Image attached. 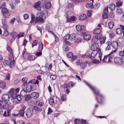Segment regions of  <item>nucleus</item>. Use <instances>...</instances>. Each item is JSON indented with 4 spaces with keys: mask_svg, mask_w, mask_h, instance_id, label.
<instances>
[{
    "mask_svg": "<svg viewBox=\"0 0 124 124\" xmlns=\"http://www.w3.org/2000/svg\"><path fill=\"white\" fill-rule=\"evenodd\" d=\"M45 17L46 14H44L43 13H40L39 12L37 14V16L36 19L34 15L33 14H31V23H32L35 21L36 23H37L39 22L40 23H43L44 22L43 18H45Z\"/></svg>",
    "mask_w": 124,
    "mask_h": 124,
    "instance_id": "1",
    "label": "nucleus"
},
{
    "mask_svg": "<svg viewBox=\"0 0 124 124\" xmlns=\"http://www.w3.org/2000/svg\"><path fill=\"white\" fill-rule=\"evenodd\" d=\"M91 49L92 50H96L97 51H98V54L99 55V57L100 60V62L101 61L102 55V53L100 50V48H99L98 44L97 43H93L91 46Z\"/></svg>",
    "mask_w": 124,
    "mask_h": 124,
    "instance_id": "2",
    "label": "nucleus"
},
{
    "mask_svg": "<svg viewBox=\"0 0 124 124\" xmlns=\"http://www.w3.org/2000/svg\"><path fill=\"white\" fill-rule=\"evenodd\" d=\"M86 84L90 87V88L94 92L95 94L96 95H98L100 97L102 98L103 97V96L101 94L99 93V92L98 90H96L95 87L89 84L84 81Z\"/></svg>",
    "mask_w": 124,
    "mask_h": 124,
    "instance_id": "3",
    "label": "nucleus"
},
{
    "mask_svg": "<svg viewBox=\"0 0 124 124\" xmlns=\"http://www.w3.org/2000/svg\"><path fill=\"white\" fill-rule=\"evenodd\" d=\"M93 33L96 34L92 40V42L94 43L97 41L98 38L101 36V31H93Z\"/></svg>",
    "mask_w": 124,
    "mask_h": 124,
    "instance_id": "4",
    "label": "nucleus"
},
{
    "mask_svg": "<svg viewBox=\"0 0 124 124\" xmlns=\"http://www.w3.org/2000/svg\"><path fill=\"white\" fill-rule=\"evenodd\" d=\"M33 113V109L31 108H28L26 111L25 113L26 116L28 117H31Z\"/></svg>",
    "mask_w": 124,
    "mask_h": 124,
    "instance_id": "5",
    "label": "nucleus"
},
{
    "mask_svg": "<svg viewBox=\"0 0 124 124\" xmlns=\"http://www.w3.org/2000/svg\"><path fill=\"white\" fill-rule=\"evenodd\" d=\"M81 35L83 36V39L86 40H89L91 38V36L90 34L87 33L85 32H82Z\"/></svg>",
    "mask_w": 124,
    "mask_h": 124,
    "instance_id": "6",
    "label": "nucleus"
},
{
    "mask_svg": "<svg viewBox=\"0 0 124 124\" xmlns=\"http://www.w3.org/2000/svg\"><path fill=\"white\" fill-rule=\"evenodd\" d=\"M9 60L10 62V67H12L15 64V60H14L13 53H10L9 55Z\"/></svg>",
    "mask_w": 124,
    "mask_h": 124,
    "instance_id": "7",
    "label": "nucleus"
},
{
    "mask_svg": "<svg viewBox=\"0 0 124 124\" xmlns=\"http://www.w3.org/2000/svg\"><path fill=\"white\" fill-rule=\"evenodd\" d=\"M2 12L5 18H7L10 16V14L8 12V10L6 8H4L2 9Z\"/></svg>",
    "mask_w": 124,
    "mask_h": 124,
    "instance_id": "8",
    "label": "nucleus"
},
{
    "mask_svg": "<svg viewBox=\"0 0 124 124\" xmlns=\"http://www.w3.org/2000/svg\"><path fill=\"white\" fill-rule=\"evenodd\" d=\"M117 42L119 46H122L124 45V39L122 37L119 38L117 40Z\"/></svg>",
    "mask_w": 124,
    "mask_h": 124,
    "instance_id": "9",
    "label": "nucleus"
},
{
    "mask_svg": "<svg viewBox=\"0 0 124 124\" xmlns=\"http://www.w3.org/2000/svg\"><path fill=\"white\" fill-rule=\"evenodd\" d=\"M8 93L10 94H11L12 97L14 99H16L17 96L16 93L15 92V89L14 88L11 89L9 91Z\"/></svg>",
    "mask_w": 124,
    "mask_h": 124,
    "instance_id": "10",
    "label": "nucleus"
},
{
    "mask_svg": "<svg viewBox=\"0 0 124 124\" xmlns=\"http://www.w3.org/2000/svg\"><path fill=\"white\" fill-rule=\"evenodd\" d=\"M14 101V100L12 99L8 100L7 101V103L8 108L12 109L13 108L14 105L13 103Z\"/></svg>",
    "mask_w": 124,
    "mask_h": 124,
    "instance_id": "11",
    "label": "nucleus"
},
{
    "mask_svg": "<svg viewBox=\"0 0 124 124\" xmlns=\"http://www.w3.org/2000/svg\"><path fill=\"white\" fill-rule=\"evenodd\" d=\"M1 98L2 99L7 101L10 99V96L8 94L5 93L2 95Z\"/></svg>",
    "mask_w": 124,
    "mask_h": 124,
    "instance_id": "12",
    "label": "nucleus"
},
{
    "mask_svg": "<svg viewBox=\"0 0 124 124\" xmlns=\"http://www.w3.org/2000/svg\"><path fill=\"white\" fill-rule=\"evenodd\" d=\"M75 27L77 31H85L86 30L85 27L83 25L81 26L78 25L76 26Z\"/></svg>",
    "mask_w": 124,
    "mask_h": 124,
    "instance_id": "13",
    "label": "nucleus"
},
{
    "mask_svg": "<svg viewBox=\"0 0 124 124\" xmlns=\"http://www.w3.org/2000/svg\"><path fill=\"white\" fill-rule=\"evenodd\" d=\"M41 4V2L40 1H38L34 4V8L37 10H40L41 9L40 5Z\"/></svg>",
    "mask_w": 124,
    "mask_h": 124,
    "instance_id": "14",
    "label": "nucleus"
},
{
    "mask_svg": "<svg viewBox=\"0 0 124 124\" xmlns=\"http://www.w3.org/2000/svg\"><path fill=\"white\" fill-rule=\"evenodd\" d=\"M31 97L34 99H36L38 98L39 97V94L37 92H35L32 93L31 94Z\"/></svg>",
    "mask_w": 124,
    "mask_h": 124,
    "instance_id": "15",
    "label": "nucleus"
},
{
    "mask_svg": "<svg viewBox=\"0 0 124 124\" xmlns=\"http://www.w3.org/2000/svg\"><path fill=\"white\" fill-rule=\"evenodd\" d=\"M0 87L6 90L7 89L6 85L5 83L2 81H0Z\"/></svg>",
    "mask_w": 124,
    "mask_h": 124,
    "instance_id": "16",
    "label": "nucleus"
},
{
    "mask_svg": "<svg viewBox=\"0 0 124 124\" xmlns=\"http://www.w3.org/2000/svg\"><path fill=\"white\" fill-rule=\"evenodd\" d=\"M114 61L117 64H121V58L118 57H116L114 58Z\"/></svg>",
    "mask_w": 124,
    "mask_h": 124,
    "instance_id": "17",
    "label": "nucleus"
},
{
    "mask_svg": "<svg viewBox=\"0 0 124 124\" xmlns=\"http://www.w3.org/2000/svg\"><path fill=\"white\" fill-rule=\"evenodd\" d=\"M7 105V102L2 99L0 100V105L3 108L6 107Z\"/></svg>",
    "mask_w": 124,
    "mask_h": 124,
    "instance_id": "18",
    "label": "nucleus"
},
{
    "mask_svg": "<svg viewBox=\"0 0 124 124\" xmlns=\"http://www.w3.org/2000/svg\"><path fill=\"white\" fill-rule=\"evenodd\" d=\"M98 51L96 50L93 51V50L92 52L91 55H90L89 56V57L91 59L92 58L94 57L97 54Z\"/></svg>",
    "mask_w": 124,
    "mask_h": 124,
    "instance_id": "19",
    "label": "nucleus"
},
{
    "mask_svg": "<svg viewBox=\"0 0 124 124\" xmlns=\"http://www.w3.org/2000/svg\"><path fill=\"white\" fill-rule=\"evenodd\" d=\"M67 18L68 22H71V21H74L76 20V17L74 16H71L69 18L68 16H67Z\"/></svg>",
    "mask_w": 124,
    "mask_h": 124,
    "instance_id": "20",
    "label": "nucleus"
},
{
    "mask_svg": "<svg viewBox=\"0 0 124 124\" xmlns=\"http://www.w3.org/2000/svg\"><path fill=\"white\" fill-rule=\"evenodd\" d=\"M51 34H52L55 38V40L56 42H58L59 41V39L58 38L57 36V33H54L53 31H49Z\"/></svg>",
    "mask_w": 124,
    "mask_h": 124,
    "instance_id": "21",
    "label": "nucleus"
},
{
    "mask_svg": "<svg viewBox=\"0 0 124 124\" xmlns=\"http://www.w3.org/2000/svg\"><path fill=\"white\" fill-rule=\"evenodd\" d=\"M112 46L115 49H116L117 51V48L118 44L117 42L116 41H113L111 43Z\"/></svg>",
    "mask_w": 124,
    "mask_h": 124,
    "instance_id": "22",
    "label": "nucleus"
},
{
    "mask_svg": "<svg viewBox=\"0 0 124 124\" xmlns=\"http://www.w3.org/2000/svg\"><path fill=\"white\" fill-rule=\"evenodd\" d=\"M51 6V4L50 2H47L45 5V8L46 9L50 8Z\"/></svg>",
    "mask_w": 124,
    "mask_h": 124,
    "instance_id": "23",
    "label": "nucleus"
},
{
    "mask_svg": "<svg viewBox=\"0 0 124 124\" xmlns=\"http://www.w3.org/2000/svg\"><path fill=\"white\" fill-rule=\"evenodd\" d=\"M38 50L39 52L41 51L43 48V45L41 42H39L38 43Z\"/></svg>",
    "mask_w": 124,
    "mask_h": 124,
    "instance_id": "24",
    "label": "nucleus"
},
{
    "mask_svg": "<svg viewBox=\"0 0 124 124\" xmlns=\"http://www.w3.org/2000/svg\"><path fill=\"white\" fill-rule=\"evenodd\" d=\"M35 104L39 106H42L44 105V103L42 102H41L39 100H37L36 101Z\"/></svg>",
    "mask_w": 124,
    "mask_h": 124,
    "instance_id": "25",
    "label": "nucleus"
},
{
    "mask_svg": "<svg viewBox=\"0 0 124 124\" xmlns=\"http://www.w3.org/2000/svg\"><path fill=\"white\" fill-rule=\"evenodd\" d=\"M26 92L25 89H23L20 92V95L22 97H24L27 94Z\"/></svg>",
    "mask_w": 124,
    "mask_h": 124,
    "instance_id": "26",
    "label": "nucleus"
},
{
    "mask_svg": "<svg viewBox=\"0 0 124 124\" xmlns=\"http://www.w3.org/2000/svg\"><path fill=\"white\" fill-rule=\"evenodd\" d=\"M86 15L85 14H81L80 16H79L78 19L79 20H83L86 19Z\"/></svg>",
    "mask_w": 124,
    "mask_h": 124,
    "instance_id": "27",
    "label": "nucleus"
},
{
    "mask_svg": "<svg viewBox=\"0 0 124 124\" xmlns=\"http://www.w3.org/2000/svg\"><path fill=\"white\" fill-rule=\"evenodd\" d=\"M86 7L88 8L92 9L93 7V4L92 2L90 3H87L85 4Z\"/></svg>",
    "mask_w": 124,
    "mask_h": 124,
    "instance_id": "28",
    "label": "nucleus"
},
{
    "mask_svg": "<svg viewBox=\"0 0 124 124\" xmlns=\"http://www.w3.org/2000/svg\"><path fill=\"white\" fill-rule=\"evenodd\" d=\"M106 44L107 45V46L106 48V51L109 50L111 49V43L109 41L108 42H107Z\"/></svg>",
    "mask_w": 124,
    "mask_h": 124,
    "instance_id": "29",
    "label": "nucleus"
},
{
    "mask_svg": "<svg viewBox=\"0 0 124 124\" xmlns=\"http://www.w3.org/2000/svg\"><path fill=\"white\" fill-rule=\"evenodd\" d=\"M32 88L31 85H27L26 87V91L27 92H30Z\"/></svg>",
    "mask_w": 124,
    "mask_h": 124,
    "instance_id": "30",
    "label": "nucleus"
},
{
    "mask_svg": "<svg viewBox=\"0 0 124 124\" xmlns=\"http://www.w3.org/2000/svg\"><path fill=\"white\" fill-rule=\"evenodd\" d=\"M102 61L104 62H110L108 60V56L107 55L106 56H104V57L102 60Z\"/></svg>",
    "mask_w": 124,
    "mask_h": 124,
    "instance_id": "31",
    "label": "nucleus"
},
{
    "mask_svg": "<svg viewBox=\"0 0 124 124\" xmlns=\"http://www.w3.org/2000/svg\"><path fill=\"white\" fill-rule=\"evenodd\" d=\"M115 6L113 3H111L109 5V8L111 10H114L115 8Z\"/></svg>",
    "mask_w": 124,
    "mask_h": 124,
    "instance_id": "32",
    "label": "nucleus"
},
{
    "mask_svg": "<svg viewBox=\"0 0 124 124\" xmlns=\"http://www.w3.org/2000/svg\"><path fill=\"white\" fill-rule=\"evenodd\" d=\"M24 58L25 59H28L29 54L27 52H24L23 53Z\"/></svg>",
    "mask_w": 124,
    "mask_h": 124,
    "instance_id": "33",
    "label": "nucleus"
},
{
    "mask_svg": "<svg viewBox=\"0 0 124 124\" xmlns=\"http://www.w3.org/2000/svg\"><path fill=\"white\" fill-rule=\"evenodd\" d=\"M28 57V60L31 61L34 60L37 58V57H35L34 55H31L30 54Z\"/></svg>",
    "mask_w": 124,
    "mask_h": 124,
    "instance_id": "34",
    "label": "nucleus"
},
{
    "mask_svg": "<svg viewBox=\"0 0 124 124\" xmlns=\"http://www.w3.org/2000/svg\"><path fill=\"white\" fill-rule=\"evenodd\" d=\"M106 38L105 37H103L101 38L100 39V41L101 44H103L105 43Z\"/></svg>",
    "mask_w": 124,
    "mask_h": 124,
    "instance_id": "35",
    "label": "nucleus"
},
{
    "mask_svg": "<svg viewBox=\"0 0 124 124\" xmlns=\"http://www.w3.org/2000/svg\"><path fill=\"white\" fill-rule=\"evenodd\" d=\"M70 39L71 40H75L76 38V35L74 33L71 34L70 35Z\"/></svg>",
    "mask_w": 124,
    "mask_h": 124,
    "instance_id": "36",
    "label": "nucleus"
},
{
    "mask_svg": "<svg viewBox=\"0 0 124 124\" xmlns=\"http://www.w3.org/2000/svg\"><path fill=\"white\" fill-rule=\"evenodd\" d=\"M2 35L5 36H7L9 35L8 31H0V34H2Z\"/></svg>",
    "mask_w": 124,
    "mask_h": 124,
    "instance_id": "37",
    "label": "nucleus"
},
{
    "mask_svg": "<svg viewBox=\"0 0 124 124\" xmlns=\"http://www.w3.org/2000/svg\"><path fill=\"white\" fill-rule=\"evenodd\" d=\"M122 4V2L120 1H118L116 2V5L118 7L121 6Z\"/></svg>",
    "mask_w": 124,
    "mask_h": 124,
    "instance_id": "38",
    "label": "nucleus"
},
{
    "mask_svg": "<svg viewBox=\"0 0 124 124\" xmlns=\"http://www.w3.org/2000/svg\"><path fill=\"white\" fill-rule=\"evenodd\" d=\"M11 36L14 38H16L17 37V32L15 31H12L10 34Z\"/></svg>",
    "mask_w": 124,
    "mask_h": 124,
    "instance_id": "39",
    "label": "nucleus"
},
{
    "mask_svg": "<svg viewBox=\"0 0 124 124\" xmlns=\"http://www.w3.org/2000/svg\"><path fill=\"white\" fill-rule=\"evenodd\" d=\"M121 28H118L116 29V31H122V30H124V26L123 25H120Z\"/></svg>",
    "mask_w": 124,
    "mask_h": 124,
    "instance_id": "40",
    "label": "nucleus"
},
{
    "mask_svg": "<svg viewBox=\"0 0 124 124\" xmlns=\"http://www.w3.org/2000/svg\"><path fill=\"white\" fill-rule=\"evenodd\" d=\"M109 28L111 29L114 26V23L113 21H111L108 23V24Z\"/></svg>",
    "mask_w": 124,
    "mask_h": 124,
    "instance_id": "41",
    "label": "nucleus"
},
{
    "mask_svg": "<svg viewBox=\"0 0 124 124\" xmlns=\"http://www.w3.org/2000/svg\"><path fill=\"white\" fill-rule=\"evenodd\" d=\"M123 11L119 7H118L117 8L116 12L118 14L120 15L122 14Z\"/></svg>",
    "mask_w": 124,
    "mask_h": 124,
    "instance_id": "42",
    "label": "nucleus"
},
{
    "mask_svg": "<svg viewBox=\"0 0 124 124\" xmlns=\"http://www.w3.org/2000/svg\"><path fill=\"white\" fill-rule=\"evenodd\" d=\"M101 24H99L98 25V26L100 28H96L93 31H101Z\"/></svg>",
    "mask_w": 124,
    "mask_h": 124,
    "instance_id": "43",
    "label": "nucleus"
},
{
    "mask_svg": "<svg viewBox=\"0 0 124 124\" xmlns=\"http://www.w3.org/2000/svg\"><path fill=\"white\" fill-rule=\"evenodd\" d=\"M86 63L85 62H82V63L81 64V65L80 66V68L81 69H84L86 67Z\"/></svg>",
    "mask_w": 124,
    "mask_h": 124,
    "instance_id": "44",
    "label": "nucleus"
},
{
    "mask_svg": "<svg viewBox=\"0 0 124 124\" xmlns=\"http://www.w3.org/2000/svg\"><path fill=\"white\" fill-rule=\"evenodd\" d=\"M14 124H25L23 120H20L17 121L16 124L15 120L14 121Z\"/></svg>",
    "mask_w": 124,
    "mask_h": 124,
    "instance_id": "45",
    "label": "nucleus"
},
{
    "mask_svg": "<svg viewBox=\"0 0 124 124\" xmlns=\"http://www.w3.org/2000/svg\"><path fill=\"white\" fill-rule=\"evenodd\" d=\"M70 36L69 34H68L66 35L65 36L63 37L64 41H66L69 39H70Z\"/></svg>",
    "mask_w": 124,
    "mask_h": 124,
    "instance_id": "46",
    "label": "nucleus"
},
{
    "mask_svg": "<svg viewBox=\"0 0 124 124\" xmlns=\"http://www.w3.org/2000/svg\"><path fill=\"white\" fill-rule=\"evenodd\" d=\"M66 100V95L65 94H63L61 97V100L62 101H65Z\"/></svg>",
    "mask_w": 124,
    "mask_h": 124,
    "instance_id": "47",
    "label": "nucleus"
},
{
    "mask_svg": "<svg viewBox=\"0 0 124 124\" xmlns=\"http://www.w3.org/2000/svg\"><path fill=\"white\" fill-rule=\"evenodd\" d=\"M54 103H56L59 100V99L56 96H54L52 98Z\"/></svg>",
    "mask_w": 124,
    "mask_h": 124,
    "instance_id": "48",
    "label": "nucleus"
},
{
    "mask_svg": "<svg viewBox=\"0 0 124 124\" xmlns=\"http://www.w3.org/2000/svg\"><path fill=\"white\" fill-rule=\"evenodd\" d=\"M100 4L99 3H96L93 6V7L95 9H97L99 7Z\"/></svg>",
    "mask_w": 124,
    "mask_h": 124,
    "instance_id": "49",
    "label": "nucleus"
},
{
    "mask_svg": "<svg viewBox=\"0 0 124 124\" xmlns=\"http://www.w3.org/2000/svg\"><path fill=\"white\" fill-rule=\"evenodd\" d=\"M24 33L23 32H21L19 33L17 35L18 38H19L21 37H23L24 36Z\"/></svg>",
    "mask_w": 124,
    "mask_h": 124,
    "instance_id": "50",
    "label": "nucleus"
},
{
    "mask_svg": "<svg viewBox=\"0 0 124 124\" xmlns=\"http://www.w3.org/2000/svg\"><path fill=\"white\" fill-rule=\"evenodd\" d=\"M72 13V12L70 11V10H69L67 11L66 13L67 14V16H68L69 17L70 16H71V14Z\"/></svg>",
    "mask_w": 124,
    "mask_h": 124,
    "instance_id": "51",
    "label": "nucleus"
},
{
    "mask_svg": "<svg viewBox=\"0 0 124 124\" xmlns=\"http://www.w3.org/2000/svg\"><path fill=\"white\" fill-rule=\"evenodd\" d=\"M24 111L22 110H21L19 112V114L20 115L23 117L24 116Z\"/></svg>",
    "mask_w": 124,
    "mask_h": 124,
    "instance_id": "52",
    "label": "nucleus"
},
{
    "mask_svg": "<svg viewBox=\"0 0 124 124\" xmlns=\"http://www.w3.org/2000/svg\"><path fill=\"white\" fill-rule=\"evenodd\" d=\"M2 27L5 30V31H7L8 27V25L6 24L3 25L2 26Z\"/></svg>",
    "mask_w": 124,
    "mask_h": 124,
    "instance_id": "53",
    "label": "nucleus"
},
{
    "mask_svg": "<svg viewBox=\"0 0 124 124\" xmlns=\"http://www.w3.org/2000/svg\"><path fill=\"white\" fill-rule=\"evenodd\" d=\"M67 55L68 57L70 58L73 57V54L72 52H69L67 54Z\"/></svg>",
    "mask_w": 124,
    "mask_h": 124,
    "instance_id": "54",
    "label": "nucleus"
},
{
    "mask_svg": "<svg viewBox=\"0 0 124 124\" xmlns=\"http://www.w3.org/2000/svg\"><path fill=\"white\" fill-rule=\"evenodd\" d=\"M49 104L51 105H53L54 103L52 98L49 99Z\"/></svg>",
    "mask_w": 124,
    "mask_h": 124,
    "instance_id": "55",
    "label": "nucleus"
},
{
    "mask_svg": "<svg viewBox=\"0 0 124 124\" xmlns=\"http://www.w3.org/2000/svg\"><path fill=\"white\" fill-rule=\"evenodd\" d=\"M82 62L81 60L78 59L76 61V64L78 65H80L82 63Z\"/></svg>",
    "mask_w": 124,
    "mask_h": 124,
    "instance_id": "56",
    "label": "nucleus"
},
{
    "mask_svg": "<svg viewBox=\"0 0 124 124\" xmlns=\"http://www.w3.org/2000/svg\"><path fill=\"white\" fill-rule=\"evenodd\" d=\"M38 42L37 40H35L33 41L32 44V47H33L34 46L37 45Z\"/></svg>",
    "mask_w": 124,
    "mask_h": 124,
    "instance_id": "57",
    "label": "nucleus"
},
{
    "mask_svg": "<svg viewBox=\"0 0 124 124\" xmlns=\"http://www.w3.org/2000/svg\"><path fill=\"white\" fill-rule=\"evenodd\" d=\"M31 98V97L30 95L29 94H28L25 97V101H27L30 100Z\"/></svg>",
    "mask_w": 124,
    "mask_h": 124,
    "instance_id": "58",
    "label": "nucleus"
},
{
    "mask_svg": "<svg viewBox=\"0 0 124 124\" xmlns=\"http://www.w3.org/2000/svg\"><path fill=\"white\" fill-rule=\"evenodd\" d=\"M33 108L35 111L36 112L37 111H40L41 110V109L39 108V107L38 108L36 106H34Z\"/></svg>",
    "mask_w": 124,
    "mask_h": 124,
    "instance_id": "59",
    "label": "nucleus"
},
{
    "mask_svg": "<svg viewBox=\"0 0 124 124\" xmlns=\"http://www.w3.org/2000/svg\"><path fill=\"white\" fill-rule=\"evenodd\" d=\"M114 57V56L113 55H111L108 56V60H109L110 62L111 61V60Z\"/></svg>",
    "mask_w": 124,
    "mask_h": 124,
    "instance_id": "60",
    "label": "nucleus"
},
{
    "mask_svg": "<svg viewBox=\"0 0 124 124\" xmlns=\"http://www.w3.org/2000/svg\"><path fill=\"white\" fill-rule=\"evenodd\" d=\"M87 15L88 16L90 17L92 15V11L91 10H89L87 12Z\"/></svg>",
    "mask_w": 124,
    "mask_h": 124,
    "instance_id": "61",
    "label": "nucleus"
},
{
    "mask_svg": "<svg viewBox=\"0 0 124 124\" xmlns=\"http://www.w3.org/2000/svg\"><path fill=\"white\" fill-rule=\"evenodd\" d=\"M3 64L4 66H6L9 65V62L8 61L5 60Z\"/></svg>",
    "mask_w": 124,
    "mask_h": 124,
    "instance_id": "62",
    "label": "nucleus"
},
{
    "mask_svg": "<svg viewBox=\"0 0 124 124\" xmlns=\"http://www.w3.org/2000/svg\"><path fill=\"white\" fill-rule=\"evenodd\" d=\"M81 39L80 38H78L75 39V41L76 43H78L81 41Z\"/></svg>",
    "mask_w": 124,
    "mask_h": 124,
    "instance_id": "63",
    "label": "nucleus"
},
{
    "mask_svg": "<svg viewBox=\"0 0 124 124\" xmlns=\"http://www.w3.org/2000/svg\"><path fill=\"white\" fill-rule=\"evenodd\" d=\"M41 52V51L38 52L36 53L35 54V56H36V57L42 55V53Z\"/></svg>",
    "mask_w": 124,
    "mask_h": 124,
    "instance_id": "64",
    "label": "nucleus"
}]
</instances>
